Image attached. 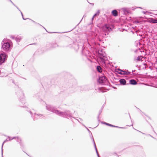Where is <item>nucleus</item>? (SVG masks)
<instances>
[{
    "instance_id": "f257e3e1",
    "label": "nucleus",
    "mask_w": 157,
    "mask_h": 157,
    "mask_svg": "<svg viewBox=\"0 0 157 157\" xmlns=\"http://www.w3.org/2000/svg\"><path fill=\"white\" fill-rule=\"evenodd\" d=\"M46 109L47 110L51 111L57 115L63 117L71 119L72 118H75L72 116V114L71 113L70 111L68 110H65L64 112L60 111L56 109V108L50 105H47Z\"/></svg>"
},
{
    "instance_id": "f03ea898",
    "label": "nucleus",
    "mask_w": 157,
    "mask_h": 157,
    "mask_svg": "<svg viewBox=\"0 0 157 157\" xmlns=\"http://www.w3.org/2000/svg\"><path fill=\"white\" fill-rule=\"evenodd\" d=\"M2 47L3 50L8 52L10 51L12 44L11 42L9 40L4 39L2 41Z\"/></svg>"
},
{
    "instance_id": "7ed1b4c3",
    "label": "nucleus",
    "mask_w": 157,
    "mask_h": 157,
    "mask_svg": "<svg viewBox=\"0 0 157 157\" xmlns=\"http://www.w3.org/2000/svg\"><path fill=\"white\" fill-rule=\"evenodd\" d=\"M97 52L98 57L100 59L102 63L105 64V61L108 59L105 52H104L101 49H99Z\"/></svg>"
},
{
    "instance_id": "20e7f679",
    "label": "nucleus",
    "mask_w": 157,
    "mask_h": 157,
    "mask_svg": "<svg viewBox=\"0 0 157 157\" xmlns=\"http://www.w3.org/2000/svg\"><path fill=\"white\" fill-rule=\"evenodd\" d=\"M18 98L19 101L23 104H25V100L24 98V94L20 88L18 87H17V91L15 92Z\"/></svg>"
},
{
    "instance_id": "39448f33",
    "label": "nucleus",
    "mask_w": 157,
    "mask_h": 157,
    "mask_svg": "<svg viewBox=\"0 0 157 157\" xmlns=\"http://www.w3.org/2000/svg\"><path fill=\"white\" fill-rule=\"evenodd\" d=\"M72 46L74 49L77 51L78 49L81 48L82 54L84 55V53L85 47L82 43L78 44L77 42H74L72 44Z\"/></svg>"
},
{
    "instance_id": "423d86ee",
    "label": "nucleus",
    "mask_w": 157,
    "mask_h": 157,
    "mask_svg": "<svg viewBox=\"0 0 157 157\" xmlns=\"http://www.w3.org/2000/svg\"><path fill=\"white\" fill-rule=\"evenodd\" d=\"M97 82L100 84L105 86H107L109 84L107 77L104 75L102 76H99Z\"/></svg>"
},
{
    "instance_id": "0eeeda50",
    "label": "nucleus",
    "mask_w": 157,
    "mask_h": 157,
    "mask_svg": "<svg viewBox=\"0 0 157 157\" xmlns=\"http://www.w3.org/2000/svg\"><path fill=\"white\" fill-rule=\"evenodd\" d=\"M7 55L4 52H3L0 54V65L5 63L7 60Z\"/></svg>"
},
{
    "instance_id": "6e6552de",
    "label": "nucleus",
    "mask_w": 157,
    "mask_h": 157,
    "mask_svg": "<svg viewBox=\"0 0 157 157\" xmlns=\"http://www.w3.org/2000/svg\"><path fill=\"white\" fill-rule=\"evenodd\" d=\"M102 29L104 32H105V33H107L108 35L109 34V33L112 30L109 25L107 24H105L102 27ZM106 35V34H105V35Z\"/></svg>"
},
{
    "instance_id": "1a4fd4ad",
    "label": "nucleus",
    "mask_w": 157,
    "mask_h": 157,
    "mask_svg": "<svg viewBox=\"0 0 157 157\" xmlns=\"http://www.w3.org/2000/svg\"><path fill=\"white\" fill-rule=\"evenodd\" d=\"M29 113L31 115V117L33 118V119L34 121L38 119L37 117H39V118H40V117L43 118L44 117V116L42 114H38L36 113H34V116H33V114L32 113V112L30 111H29Z\"/></svg>"
},
{
    "instance_id": "9d476101",
    "label": "nucleus",
    "mask_w": 157,
    "mask_h": 157,
    "mask_svg": "<svg viewBox=\"0 0 157 157\" xmlns=\"http://www.w3.org/2000/svg\"><path fill=\"white\" fill-rule=\"evenodd\" d=\"M118 70L119 71L123 72V73L118 72L119 74H121V75H129L131 73V72L129 71H124L123 70H120L119 69Z\"/></svg>"
},
{
    "instance_id": "9b49d317",
    "label": "nucleus",
    "mask_w": 157,
    "mask_h": 157,
    "mask_svg": "<svg viewBox=\"0 0 157 157\" xmlns=\"http://www.w3.org/2000/svg\"><path fill=\"white\" fill-rule=\"evenodd\" d=\"M120 84L121 85H124L126 84V81L123 78H121L120 79L119 81Z\"/></svg>"
},
{
    "instance_id": "f8f14e48",
    "label": "nucleus",
    "mask_w": 157,
    "mask_h": 157,
    "mask_svg": "<svg viewBox=\"0 0 157 157\" xmlns=\"http://www.w3.org/2000/svg\"><path fill=\"white\" fill-rule=\"evenodd\" d=\"M143 58L142 56H138V57L136 58V57L135 56L134 58V61H142V58Z\"/></svg>"
},
{
    "instance_id": "ddd939ff",
    "label": "nucleus",
    "mask_w": 157,
    "mask_h": 157,
    "mask_svg": "<svg viewBox=\"0 0 157 157\" xmlns=\"http://www.w3.org/2000/svg\"><path fill=\"white\" fill-rule=\"evenodd\" d=\"M129 82L130 84L135 85L137 84V82L134 79H132L129 80Z\"/></svg>"
},
{
    "instance_id": "4468645a",
    "label": "nucleus",
    "mask_w": 157,
    "mask_h": 157,
    "mask_svg": "<svg viewBox=\"0 0 157 157\" xmlns=\"http://www.w3.org/2000/svg\"><path fill=\"white\" fill-rule=\"evenodd\" d=\"M58 47V45L56 43H52L51 44V48H49V49H51V48H55Z\"/></svg>"
},
{
    "instance_id": "2eb2a0df",
    "label": "nucleus",
    "mask_w": 157,
    "mask_h": 157,
    "mask_svg": "<svg viewBox=\"0 0 157 157\" xmlns=\"http://www.w3.org/2000/svg\"><path fill=\"white\" fill-rule=\"evenodd\" d=\"M111 13L114 16L116 17L118 15V12L116 10H113Z\"/></svg>"
},
{
    "instance_id": "dca6fc26",
    "label": "nucleus",
    "mask_w": 157,
    "mask_h": 157,
    "mask_svg": "<svg viewBox=\"0 0 157 157\" xmlns=\"http://www.w3.org/2000/svg\"><path fill=\"white\" fill-rule=\"evenodd\" d=\"M96 70L99 72H101L102 71V68L100 66H97L96 67Z\"/></svg>"
},
{
    "instance_id": "f3484780",
    "label": "nucleus",
    "mask_w": 157,
    "mask_h": 157,
    "mask_svg": "<svg viewBox=\"0 0 157 157\" xmlns=\"http://www.w3.org/2000/svg\"><path fill=\"white\" fill-rule=\"evenodd\" d=\"M96 39L94 38V37L92 38L91 40H90V42L91 43L94 44L95 45H96L97 44H98L99 45V43H97L96 42V40H95Z\"/></svg>"
},
{
    "instance_id": "a211bd4d",
    "label": "nucleus",
    "mask_w": 157,
    "mask_h": 157,
    "mask_svg": "<svg viewBox=\"0 0 157 157\" xmlns=\"http://www.w3.org/2000/svg\"><path fill=\"white\" fill-rule=\"evenodd\" d=\"M125 15H127L129 13V11L126 8H124L122 9Z\"/></svg>"
},
{
    "instance_id": "6ab92c4d",
    "label": "nucleus",
    "mask_w": 157,
    "mask_h": 157,
    "mask_svg": "<svg viewBox=\"0 0 157 157\" xmlns=\"http://www.w3.org/2000/svg\"><path fill=\"white\" fill-rule=\"evenodd\" d=\"M22 39V37L21 36H18L16 37L15 40L17 42H19Z\"/></svg>"
},
{
    "instance_id": "aec40b11",
    "label": "nucleus",
    "mask_w": 157,
    "mask_h": 157,
    "mask_svg": "<svg viewBox=\"0 0 157 157\" xmlns=\"http://www.w3.org/2000/svg\"><path fill=\"white\" fill-rule=\"evenodd\" d=\"M101 123L102 124H105V125H107V126H110V127H113V125L112 124H111L108 123H106V122H104V121H102L101 122Z\"/></svg>"
},
{
    "instance_id": "412c9836",
    "label": "nucleus",
    "mask_w": 157,
    "mask_h": 157,
    "mask_svg": "<svg viewBox=\"0 0 157 157\" xmlns=\"http://www.w3.org/2000/svg\"><path fill=\"white\" fill-rule=\"evenodd\" d=\"M17 141L18 142L20 143V145L21 146L22 145V144L21 143V138H19L18 137H17Z\"/></svg>"
},
{
    "instance_id": "4be33fe9",
    "label": "nucleus",
    "mask_w": 157,
    "mask_h": 157,
    "mask_svg": "<svg viewBox=\"0 0 157 157\" xmlns=\"http://www.w3.org/2000/svg\"><path fill=\"white\" fill-rule=\"evenodd\" d=\"M92 140L93 141V142L94 143V147H95V150L96 151H98V150H97V147H96V144H95V142H94V140L93 137H92Z\"/></svg>"
},
{
    "instance_id": "5701e85b",
    "label": "nucleus",
    "mask_w": 157,
    "mask_h": 157,
    "mask_svg": "<svg viewBox=\"0 0 157 157\" xmlns=\"http://www.w3.org/2000/svg\"><path fill=\"white\" fill-rule=\"evenodd\" d=\"M155 19H154L152 18H151L149 20V22L151 23H155Z\"/></svg>"
},
{
    "instance_id": "b1692460",
    "label": "nucleus",
    "mask_w": 157,
    "mask_h": 157,
    "mask_svg": "<svg viewBox=\"0 0 157 157\" xmlns=\"http://www.w3.org/2000/svg\"><path fill=\"white\" fill-rule=\"evenodd\" d=\"M100 13V11L98 10L97 11V13H95L94 15V17H96L97 16H98Z\"/></svg>"
},
{
    "instance_id": "393cba45",
    "label": "nucleus",
    "mask_w": 157,
    "mask_h": 157,
    "mask_svg": "<svg viewBox=\"0 0 157 157\" xmlns=\"http://www.w3.org/2000/svg\"><path fill=\"white\" fill-rule=\"evenodd\" d=\"M113 127H115V128H122V129L125 128L124 127H121L115 126L114 125H113Z\"/></svg>"
},
{
    "instance_id": "a878e982",
    "label": "nucleus",
    "mask_w": 157,
    "mask_h": 157,
    "mask_svg": "<svg viewBox=\"0 0 157 157\" xmlns=\"http://www.w3.org/2000/svg\"><path fill=\"white\" fill-rule=\"evenodd\" d=\"M102 109H100L99 111L98 115V119H99V116H100V114H101V112H102Z\"/></svg>"
},
{
    "instance_id": "bb28decb",
    "label": "nucleus",
    "mask_w": 157,
    "mask_h": 157,
    "mask_svg": "<svg viewBox=\"0 0 157 157\" xmlns=\"http://www.w3.org/2000/svg\"><path fill=\"white\" fill-rule=\"evenodd\" d=\"M98 90L99 91V92H100V91H101L102 92H104V91L102 90V87H99L98 88Z\"/></svg>"
},
{
    "instance_id": "cd10ccee",
    "label": "nucleus",
    "mask_w": 157,
    "mask_h": 157,
    "mask_svg": "<svg viewBox=\"0 0 157 157\" xmlns=\"http://www.w3.org/2000/svg\"><path fill=\"white\" fill-rule=\"evenodd\" d=\"M85 127L87 129V130L89 132L90 134H90L91 135V136H92V138L93 136H92V133L89 130V129L86 126H85Z\"/></svg>"
},
{
    "instance_id": "c85d7f7f",
    "label": "nucleus",
    "mask_w": 157,
    "mask_h": 157,
    "mask_svg": "<svg viewBox=\"0 0 157 157\" xmlns=\"http://www.w3.org/2000/svg\"><path fill=\"white\" fill-rule=\"evenodd\" d=\"M8 0L9 1L16 7L17 9H18V8L13 3L11 0Z\"/></svg>"
},
{
    "instance_id": "c756f323",
    "label": "nucleus",
    "mask_w": 157,
    "mask_h": 157,
    "mask_svg": "<svg viewBox=\"0 0 157 157\" xmlns=\"http://www.w3.org/2000/svg\"><path fill=\"white\" fill-rule=\"evenodd\" d=\"M135 71H136V70H132V73L131 74H130V75H137V74H136V73H133V72H135Z\"/></svg>"
},
{
    "instance_id": "7c9ffc66",
    "label": "nucleus",
    "mask_w": 157,
    "mask_h": 157,
    "mask_svg": "<svg viewBox=\"0 0 157 157\" xmlns=\"http://www.w3.org/2000/svg\"><path fill=\"white\" fill-rule=\"evenodd\" d=\"M9 141V140H7V139H6V140H5L3 143L2 145V149L3 150V149H2V148H3V144H4V143L6 142V141Z\"/></svg>"
},
{
    "instance_id": "2f4dec72",
    "label": "nucleus",
    "mask_w": 157,
    "mask_h": 157,
    "mask_svg": "<svg viewBox=\"0 0 157 157\" xmlns=\"http://www.w3.org/2000/svg\"><path fill=\"white\" fill-rule=\"evenodd\" d=\"M10 38L13 39H15V40L16 37L13 36V35L11 36H10Z\"/></svg>"
},
{
    "instance_id": "473e14b6",
    "label": "nucleus",
    "mask_w": 157,
    "mask_h": 157,
    "mask_svg": "<svg viewBox=\"0 0 157 157\" xmlns=\"http://www.w3.org/2000/svg\"><path fill=\"white\" fill-rule=\"evenodd\" d=\"M98 40L100 41H102V39L100 37H98L97 38L96 41H98Z\"/></svg>"
},
{
    "instance_id": "72a5a7b5",
    "label": "nucleus",
    "mask_w": 157,
    "mask_h": 157,
    "mask_svg": "<svg viewBox=\"0 0 157 157\" xmlns=\"http://www.w3.org/2000/svg\"><path fill=\"white\" fill-rule=\"evenodd\" d=\"M16 138H17V137H13L11 139H9V140H12L13 139H16Z\"/></svg>"
},
{
    "instance_id": "f704fd0d",
    "label": "nucleus",
    "mask_w": 157,
    "mask_h": 157,
    "mask_svg": "<svg viewBox=\"0 0 157 157\" xmlns=\"http://www.w3.org/2000/svg\"><path fill=\"white\" fill-rule=\"evenodd\" d=\"M17 9L19 10V11H20V12H21V15H22V17H23V13H22V12H21V11L20 10V9H19V8H18V9Z\"/></svg>"
},
{
    "instance_id": "c9c22d12",
    "label": "nucleus",
    "mask_w": 157,
    "mask_h": 157,
    "mask_svg": "<svg viewBox=\"0 0 157 157\" xmlns=\"http://www.w3.org/2000/svg\"><path fill=\"white\" fill-rule=\"evenodd\" d=\"M134 23L135 24H136V23L137 24V23H139V21H134Z\"/></svg>"
},
{
    "instance_id": "e433bc0d",
    "label": "nucleus",
    "mask_w": 157,
    "mask_h": 157,
    "mask_svg": "<svg viewBox=\"0 0 157 157\" xmlns=\"http://www.w3.org/2000/svg\"><path fill=\"white\" fill-rule=\"evenodd\" d=\"M22 18L24 20H26L27 19H30L29 18H25L23 16L22 17Z\"/></svg>"
},
{
    "instance_id": "4c0bfd02",
    "label": "nucleus",
    "mask_w": 157,
    "mask_h": 157,
    "mask_svg": "<svg viewBox=\"0 0 157 157\" xmlns=\"http://www.w3.org/2000/svg\"><path fill=\"white\" fill-rule=\"evenodd\" d=\"M147 11H143V13L144 14H146V13H147Z\"/></svg>"
},
{
    "instance_id": "58836bf2",
    "label": "nucleus",
    "mask_w": 157,
    "mask_h": 157,
    "mask_svg": "<svg viewBox=\"0 0 157 157\" xmlns=\"http://www.w3.org/2000/svg\"><path fill=\"white\" fill-rule=\"evenodd\" d=\"M88 2L90 3V4L91 5H92V6H94V3H90L88 1Z\"/></svg>"
},
{
    "instance_id": "ea45409f",
    "label": "nucleus",
    "mask_w": 157,
    "mask_h": 157,
    "mask_svg": "<svg viewBox=\"0 0 157 157\" xmlns=\"http://www.w3.org/2000/svg\"><path fill=\"white\" fill-rule=\"evenodd\" d=\"M3 151H2V157H3Z\"/></svg>"
},
{
    "instance_id": "a19ab883",
    "label": "nucleus",
    "mask_w": 157,
    "mask_h": 157,
    "mask_svg": "<svg viewBox=\"0 0 157 157\" xmlns=\"http://www.w3.org/2000/svg\"><path fill=\"white\" fill-rule=\"evenodd\" d=\"M104 105H103L101 107V109H102V110L103 109V108H104Z\"/></svg>"
},
{
    "instance_id": "79ce46f5",
    "label": "nucleus",
    "mask_w": 157,
    "mask_h": 157,
    "mask_svg": "<svg viewBox=\"0 0 157 157\" xmlns=\"http://www.w3.org/2000/svg\"><path fill=\"white\" fill-rule=\"evenodd\" d=\"M86 17V16H85V15H84V16H83V17H82V20H81V21H81L82 20V19L83 18V17Z\"/></svg>"
},
{
    "instance_id": "37998d69",
    "label": "nucleus",
    "mask_w": 157,
    "mask_h": 157,
    "mask_svg": "<svg viewBox=\"0 0 157 157\" xmlns=\"http://www.w3.org/2000/svg\"><path fill=\"white\" fill-rule=\"evenodd\" d=\"M157 23V19H155V23Z\"/></svg>"
},
{
    "instance_id": "c03bdc74",
    "label": "nucleus",
    "mask_w": 157,
    "mask_h": 157,
    "mask_svg": "<svg viewBox=\"0 0 157 157\" xmlns=\"http://www.w3.org/2000/svg\"><path fill=\"white\" fill-rule=\"evenodd\" d=\"M90 39H87V41H88V43H89V42H90Z\"/></svg>"
},
{
    "instance_id": "a18cd8bd",
    "label": "nucleus",
    "mask_w": 157,
    "mask_h": 157,
    "mask_svg": "<svg viewBox=\"0 0 157 157\" xmlns=\"http://www.w3.org/2000/svg\"><path fill=\"white\" fill-rule=\"evenodd\" d=\"M30 20H31L33 22H34V23H36V22L35 21H34L32 20H31L30 19Z\"/></svg>"
},
{
    "instance_id": "49530a36",
    "label": "nucleus",
    "mask_w": 157,
    "mask_h": 157,
    "mask_svg": "<svg viewBox=\"0 0 157 157\" xmlns=\"http://www.w3.org/2000/svg\"><path fill=\"white\" fill-rule=\"evenodd\" d=\"M95 17H94V16H93V17H92V20L93 21V20L94 19V18Z\"/></svg>"
},
{
    "instance_id": "de8ad7c7",
    "label": "nucleus",
    "mask_w": 157,
    "mask_h": 157,
    "mask_svg": "<svg viewBox=\"0 0 157 157\" xmlns=\"http://www.w3.org/2000/svg\"><path fill=\"white\" fill-rule=\"evenodd\" d=\"M75 119H76L79 122V123H80V122L79 121V120L78 119H76L75 118Z\"/></svg>"
},
{
    "instance_id": "09e8293b",
    "label": "nucleus",
    "mask_w": 157,
    "mask_h": 157,
    "mask_svg": "<svg viewBox=\"0 0 157 157\" xmlns=\"http://www.w3.org/2000/svg\"><path fill=\"white\" fill-rule=\"evenodd\" d=\"M35 23L36 24H38V25H40V26H42L41 25H40V24H39V23H36H36Z\"/></svg>"
},
{
    "instance_id": "8fccbe9b",
    "label": "nucleus",
    "mask_w": 157,
    "mask_h": 157,
    "mask_svg": "<svg viewBox=\"0 0 157 157\" xmlns=\"http://www.w3.org/2000/svg\"><path fill=\"white\" fill-rule=\"evenodd\" d=\"M12 81L13 83H14V84H15V83H14V80L13 79H12Z\"/></svg>"
},
{
    "instance_id": "3c124183",
    "label": "nucleus",
    "mask_w": 157,
    "mask_h": 157,
    "mask_svg": "<svg viewBox=\"0 0 157 157\" xmlns=\"http://www.w3.org/2000/svg\"><path fill=\"white\" fill-rule=\"evenodd\" d=\"M97 154V156H98V157H100V156H99V154Z\"/></svg>"
},
{
    "instance_id": "603ef678",
    "label": "nucleus",
    "mask_w": 157,
    "mask_h": 157,
    "mask_svg": "<svg viewBox=\"0 0 157 157\" xmlns=\"http://www.w3.org/2000/svg\"><path fill=\"white\" fill-rule=\"evenodd\" d=\"M42 26V27H43L44 29L46 30V32H47V30H46V29H45V28L43 26Z\"/></svg>"
},
{
    "instance_id": "864d4df0",
    "label": "nucleus",
    "mask_w": 157,
    "mask_h": 157,
    "mask_svg": "<svg viewBox=\"0 0 157 157\" xmlns=\"http://www.w3.org/2000/svg\"><path fill=\"white\" fill-rule=\"evenodd\" d=\"M42 26V27H43L44 29L46 30V32H47V30H46V29H45V28L43 26Z\"/></svg>"
},
{
    "instance_id": "5fc2aeb1",
    "label": "nucleus",
    "mask_w": 157,
    "mask_h": 157,
    "mask_svg": "<svg viewBox=\"0 0 157 157\" xmlns=\"http://www.w3.org/2000/svg\"><path fill=\"white\" fill-rule=\"evenodd\" d=\"M79 119H80V121H82V120L81 118H79Z\"/></svg>"
},
{
    "instance_id": "6e6d98bb",
    "label": "nucleus",
    "mask_w": 157,
    "mask_h": 157,
    "mask_svg": "<svg viewBox=\"0 0 157 157\" xmlns=\"http://www.w3.org/2000/svg\"><path fill=\"white\" fill-rule=\"evenodd\" d=\"M150 125L151 126L152 129H153V130L154 131V129H153V127H152V126L151 124H150Z\"/></svg>"
},
{
    "instance_id": "4d7b16f0",
    "label": "nucleus",
    "mask_w": 157,
    "mask_h": 157,
    "mask_svg": "<svg viewBox=\"0 0 157 157\" xmlns=\"http://www.w3.org/2000/svg\"><path fill=\"white\" fill-rule=\"evenodd\" d=\"M138 50L137 49L135 50V52H136Z\"/></svg>"
},
{
    "instance_id": "13d9d810",
    "label": "nucleus",
    "mask_w": 157,
    "mask_h": 157,
    "mask_svg": "<svg viewBox=\"0 0 157 157\" xmlns=\"http://www.w3.org/2000/svg\"><path fill=\"white\" fill-rule=\"evenodd\" d=\"M137 8H140L141 9H142V8L141 7H137Z\"/></svg>"
},
{
    "instance_id": "bf43d9fd",
    "label": "nucleus",
    "mask_w": 157,
    "mask_h": 157,
    "mask_svg": "<svg viewBox=\"0 0 157 157\" xmlns=\"http://www.w3.org/2000/svg\"><path fill=\"white\" fill-rule=\"evenodd\" d=\"M150 136L151 137H152V138H154V137H153V136H152L150 135Z\"/></svg>"
},
{
    "instance_id": "052dcab7",
    "label": "nucleus",
    "mask_w": 157,
    "mask_h": 157,
    "mask_svg": "<svg viewBox=\"0 0 157 157\" xmlns=\"http://www.w3.org/2000/svg\"><path fill=\"white\" fill-rule=\"evenodd\" d=\"M118 72L123 73L122 71H120V72Z\"/></svg>"
},
{
    "instance_id": "680f3d73",
    "label": "nucleus",
    "mask_w": 157,
    "mask_h": 157,
    "mask_svg": "<svg viewBox=\"0 0 157 157\" xmlns=\"http://www.w3.org/2000/svg\"><path fill=\"white\" fill-rule=\"evenodd\" d=\"M146 68V67H144V68H144H144Z\"/></svg>"
},
{
    "instance_id": "e2e57ef3",
    "label": "nucleus",
    "mask_w": 157,
    "mask_h": 157,
    "mask_svg": "<svg viewBox=\"0 0 157 157\" xmlns=\"http://www.w3.org/2000/svg\"><path fill=\"white\" fill-rule=\"evenodd\" d=\"M8 138H10V136H8Z\"/></svg>"
},
{
    "instance_id": "0e129e2a",
    "label": "nucleus",
    "mask_w": 157,
    "mask_h": 157,
    "mask_svg": "<svg viewBox=\"0 0 157 157\" xmlns=\"http://www.w3.org/2000/svg\"><path fill=\"white\" fill-rule=\"evenodd\" d=\"M73 29H72V30H70L69 31H71Z\"/></svg>"
},
{
    "instance_id": "69168bd1",
    "label": "nucleus",
    "mask_w": 157,
    "mask_h": 157,
    "mask_svg": "<svg viewBox=\"0 0 157 157\" xmlns=\"http://www.w3.org/2000/svg\"><path fill=\"white\" fill-rule=\"evenodd\" d=\"M97 153V154H98V152H97V153Z\"/></svg>"
},
{
    "instance_id": "338daca9",
    "label": "nucleus",
    "mask_w": 157,
    "mask_h": 157,
    "mask_svg": "<svg viewBox=\"0 0 157 157\" xmlns=\"http://www.w3.org/2000/svg\"><path fill=\"white\" fill-rule=\"evenodd\" d=\"M98 152V151H96V153Z\"/></svg>"
},
{
    "instance_id": "774afa93",
    "label": "nucleus",
    "mask_w": 157,
    "mask_h": 157,
    "mask_svg": "<svg viewBox=\"0 0 157 157\" xmlns=\"http://www.w3.org/2000/svg\"><path fill=\"white\" fill-rule=\"evenodd\" d=\"M21 106H22L21 104H20Z\"/></svg>"
}]
</instances>
